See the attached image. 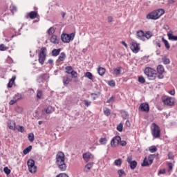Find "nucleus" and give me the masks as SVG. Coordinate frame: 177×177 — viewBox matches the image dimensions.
<instances>
[{"instance_id":"f257e3e1","label":"nucleus","mask_w":177,"mask_h":177,"mask_svg":"<svg viewBox=\"0 0 177 177\" xmlns=\"http://www.w3.org/2000/svg\"><path fill=\"white\" fill-rule=\"evenodd\" d=\"M66 156L64 153L59 151L56 155V165L60 171H66L67 169V165H66Z\"/></svg>"},{"instance_id":"f03ea898","label":"nucleus","mask_w":177,"mask_h":177,"mask_svg":"<svg viewBox=\"0 0 177 177\" xmlns=\"http://www.w3.org/2000/svg\"><path fill=\"white\" fill-rule=\"evenodd\" d=\"M144 73L145 75H147L148 80H151V81L156 80L157 77V71L153 68H145Z\"/></svg>"},{"instance_id":"7ed1b4c3","label":"nucleus","mask_w":177,"mask_h":177,"mask_svg":"<svg viewBox=\"0 0 177 177\" xmlns=\"http://www.w3.org/2000/svg\"><path fill=\"white\" fill-rule=\"evenodd\" d=\"M75 37V33H62L61 35V40L64 44H70L71 41H74V38Z\"/></svg>"},{"instance_id":"20e7f679","label":"nucleus","mask_w":177,"mask_h":177,"mask_svg":"<svg viewBox=\"0 0 177 177\" xmlns=\"http://www.w3.org/2000/svg\"><path fill=\"white\" fill-rule=\"evenodd\" d=\"M151 132H152V136L155 139H157L161 136L160 132L161 131L160 130V127L157 125L156 123H153L151 124Z\"/></svg>"},{"instance_id":"39448f33","label":"nucleus","mask_w":177,"mask_h":177,"mask_svg":"<svg viewBox=\"0 0 177 177\" xmlns=\"http://www.w3.org/2000/svg\"><path fill=\"white\" fill-rule=\"evenodd\" d=\"M162 102L165 106H174L175 104V98L168 96H163L162 97Z\"/></svg>"},{"instance_id":"423d86ee","label":"nucleus","mask_w":177,"mask_h":177,"mask_svg":"<svg viewBox=\"0 0 177 177\" xmlns=\"http://www.w3.org/2000/svg\"><path fill=\"white\" fill-rule=\"evenodd\" d=\"M27 165L30 174H35L37 172V166H35V161L34 160L29 159L27 162Z\"/></svg>"},{"instance_id":"0eeeda50","label":"nucleus","mask_w":177,"mask_h":177,"mask_svg":"<svg viewBox=\"0 0 177 177\" xmlns=\"http://www.w3.org/2000/svg\"><path fill=\"white\" fill-rule=\"evenodd\" d=\"M46 59V48L42 47L39 54V63H40V64H41L42 66L45 62Z\"/></svg>"},{"instance_id":"6e6552de","label":"nucleus","mask_w":177,"mask_h":177,"mask_svg":"<svg viewBox=\"0 0 177 177\" xmlns=\"http://www.w3.org/2000/svg\"><path fill=\"white\" fill-rule=\"evenodd\" d=\"M154 160V155H150L148 158H145L143 162L141 164L142 167H149L153 164Z\"/></svg>"},{"instance_id":"1a4fd4ad","label":"nucleus","mask_w":177,"mask_h":177,"mask_svg":"<svg viewBox=\"0 0 177 177\" xmlns=\"http://www.w3.org/2000/svg\"><path fill=\"white\" fill-rule=\"evenodd\" d=\"M55 111V108H53L52 106L49 105L46 107H45L42 111H41V117H44L45 114H52Z\"/></svg>"},{"instance_id":"9d476101","label":"nucleus","mask_w":177,"mask_h":177,"mask_svg":"<svg viewBox=\"0 0 177 177\" xmlns=\"http://www.w3.org/2000/svg\"><path fill=\"white\" fill-rule=\"evenodd\" d=\"M130 48L133 53H138L140 50V46L136 41H132Z\"/></svg>"},{"instance_id":"9b49d317","label":"nucleus","mask_w":177,"mask_h":177,"mask_svg":"<svg viewBox=\"0 0 177 177\" xmlns=\"http://www.w3.org/2000/svg\"><path fill=\"white\" fill-rule=\"evenodd\" d=\"M120 142H121V137L118 136H115L111 141V146H112V147L118 146V145H120Z\"/></svg>"},{"instance_id":"f8f14e48","label":"nucleus","mask_w":177,"mask_h":177,"mask_svg":"<svg viewBox=\"0 0 177 177\" xmlns=\"http://www.w3.org/2000/svg\"><path fill=\"white\" fill-rule=\"evenodd\" d=\"M139 110H140V111H145V113H149V111L150 110L149 104H147V103L141 104L139 107Z\"/></svg>"},{"instance_id":"ddd939ff","label":"nucleus","mask_w":177,"mask_h":177,"mask_svg":"<svg viewBox=\"0 0 177 177\" xmlns=\"http://www.w3.org/2000/svg\"><path fill=\"white\" fill-rule=\"evenodd\" d=\"M92 158H93V155H92L91 152L83 153V159L84 161H86V162H89V160H92Z\"/></svg>"},{"instance_id":"4468645a","label":"nucleus","mask_w":177,"mask_h":177,"mask_svg":"<svg viewBox=\"0 0 177 177\" xmlns=\"http://www.w3.org/2000/svg\"><path fill=\"white\" fill-rule=\"evenodd\" d=\"M50 41L52 44H55V45H57L60 41L57 35H53L50 39Z\"/></svg>"},{"instance_id":"2eb2a0df","label":"nucleus","mask_w":177,"mask_h":177,"mask_svg":"<svg viewBox=\"0 0 177 177\" xmlns=\"http://www.w3.org/2000/svg\"><path fill=\"white\" fill-rule=\"evenodd\" d=\"M146 19L148 20H157V15H156V12L153 11L152 12H150L146 16Z\"/></svg>"},{"instance_id":"dca6fc26","label":"nucleus","mask_w":177,"mask_h":177,"mask_svg":"<svg viewBox=\"0 0 177 177\" xmlns=\"http://www.w3.org/2000/svg\"><path fill=\"white\" fill-rule=\"evenodd\" d=\"M154 12H155V14L156 15L157 19H160V17H161V16H162V15L165 13V10L162 8L156 10Z\"/></svg>"},{"instance_id":"f3484780","label":"nucleus","mask_w":177,"mask_h":177,"mask_svg":"<svg viewBox=\"0 0 177 177\" xmlns=\"http://www.w3.org/2000/svg\"><path fill=\"white\" fill-rule=\"evenodd\" d=\"M93 167V162L88 163L84 168L83 172H89L91 169Z\"/></svg>"},{"instance_id":"a211bd4d","label":"nucleus","mask_w":177,"mask_h":177,"mask_svg":"<svg viewBox=\"0 0 177 177\" xmlns=\"http://www.w3.org/2000/svg\"><path fill=\"white\" fill-rule=\"evenodd\" d=\"M136 35L138 39H143L145 37V32H143V30H138L136 32Z\"/></svg>"},{"instance_id":"6ab92c4d","label":"nucleus","mask_w":177,"mask_h":177,"mask_svg":"<svg viewBox=\"0 0 177 177\" xmlns=\"http://www.w3.org/2000/svg\"><path fill=\"white\" fill-rule=\"evenodd\" d=\"M167 37L169 41H177V36L174 35L171 32L167 33Z\"/></svg>"},{"instance_id":"aec40b11","label":"nucleus","mask_w":177,"mask_h":177,"mask_svg":"<svg viewBox=\"0 0 177 177\" xmlns=\"http://www.w3.org/2000/svg\"><path fill=\"white\" fill-rule=\"evenodd\" d=\"M8 127L10 129H15L16 127V123L15 122V121L9 120L8 122Z\"/></svg>"},{"instance_id":"412c9836","label":"nucleus","mask_w":177,"mask_h":177,"mask_svg":"<svg viewBox=\"0 0 177 177\" xmlns=\"http://www.w3.org/2000/svg\"><path fill=\"white\" fill-rule=\"evenodd\" d=\"M12 99L17 102L21 99H23V95L21 93H17L13 96Z\"/></svg>"},{"instance_id":"4be33fe9","label":"nucleus","mask_w":177,"mask_h":177,"mask_svg":"<svg viewBox=\"0 0 177 177\" xmlns=\"http://www.w3.org/2000/svg\"><path fill=\"white\" fill-rule=\"evenodd\" d=\"M37 12L31 11L30 12L28 13V16H29L30 19L34 20V19L37 18Z\"/></svg>"},{"instance_id":"5701e85b","label":"nucleus","mask_w":177,"mask_h":177,"mask_svg":"<svg viewBox=\"0 0 177 177\" xmlns=\"http://www.w3.org/2000/svg\"><path fill=\"white\" fill-rule=\"evenodd\" d=\"M16 80V76H12L10 82H8L7 86L8 88H12L13 86V84H15V81Z\"/></svg>"},{"instance_id":"b1692460","label":"nucleus","mask_w":177,"mask_h":177,"mask_svg":"<svg viewBox=\"0 0 177 177\" xmlns=\"http://www.w3.org/2000/svg\"><path fill=\"white\" fill-rule=\"evenodd\" d=\"M157 71L158 74H164L165 69L164 68V66L162 65H158L157 67Z\"/></svg>"},{"instance_id":"393cba45","label":"nucleus","mask_w":177,"mask_h":177,"mask_svg":"<svg viewBox=\"0 0 177 177\" xmlns=\"http://www.w3.org/2000/svg\"><path fill=\"white\" fill-rule=\"evenodd\" d=\"M97 72L99 75L103 76L106 73V69L104 68L100 67L97 69Z\"/></svg>"},{"instance_id":"a878e982","label":"nucleus","mask_w":177,"mask_h":177,"mask_svg":"<svg viewBox=\"0 0 177 177\" xmlns=\"http://www.w3.org/2000/svg\"><path fill=\"white\" fill-rule=\"evenodd\" d=\"M129 167L131 169H135V168L138 167V162H136V160H133V162L129 163Z\"/></svg>"},{"instance_id":"bb28decb","label":"nucleus","mask_w":177,"mask_h":177,"mask_svg":"<svg viewBox=\"0 0 177 177\" xmlns=\"http://www.w3.org/2000/svg\"><path fill=\"white\" fill-rule=\"evenodd\" d=\"M144 37H145L147 39H150V38L153 37V32H151V31L148 30L145 33Z\"/></svg>"},{"instance_id":"cd10ccee","label":"nucleus","mask_w":177,"mask_h":177,"mask_svg":"<svg viewBox=\"0 0 177 177\" xmlns=\"http://www.w3.org/2000/svg\"><path fill=\"white\" fill-rule=\"evenodd\" d=\"M63 84L65 86H67L68 84H70V79L68 78V76H64L63 77Z\"/></svg>"},{"instance_id":"c85d7f7f","label":"nucleus","mask_w":177,"mask_h":177,"mask_svg":"<svg viewBox=\"0 0 177 177\" xmlns=\"http://www.w3.org/2000/svg\"><path fill=\"white\" fill-rule=\"evenodd\" d=\"M122 68L121 67H117L113 71V74L114 75H120L121 74V69Z\"/></svg>"},{"instance_id":"c756f323","label":"nucleus","mask_w":177,"mask_h":177,"mask_svg":"<svg viewBox=\"0 0 177 177\" xmlns=\"http://www.w3.org/2000/svg\"><path fill=\"white\" fill-rule=\"evenodd\" d=\"M62 49L58 48V49H53L52 51V55L53 56H58V55L60 53V51Z\"/></svg>"},{"instance_id":"7c9ffc66","label":"nucleus","mask_w":177,"mask_h":177,"mask_svg":"<svg viewBox=\"0 0 177 177\" xmlns=\"http://www.w3.org/2000/svg\"><path fill=\"white\" fill-rule=\"evenodd\" d=\"M162 41L163 44H165V46L166 49H169V48H171L169 43L167 41V39H165L164 37H162Z\"/></svg>"},{"instance_id":"2f4dec72","label":"nucleus","mask_w":177,"mask_h":177,"mask_svg":"<svg viewBox=\"0 0 177 177\" xmlns=\"http://www.w3.org/2000/svg\"><path fill=\"white\" fill-rule=\"evenodd\" d=\"M32 149V146H31V145L28 146L27 148L24 149V151H23L24 154H28V153H30V151H31Z\"/></svg>"},{"instance_id":"473e14b6","label":"nucleus","mask_w":177,"mask_h":177,"mask_svg":"<svg viewBox=\"0 0 177 177\" xmlns=\"http://www.w3.org/2000/svg\"><path fill=\"white\" fill-rule=\"evenodd\" d=\"M59 60H60V62H64V60H66V53H61L59 56Z\"/></svg>"},{"instance_id":"72a5a7b5","label":"nucleus","mask_w":177,"mask_h":177,"mask_svg":"<svg viewBox=\"0 0 177 177\" xmlns=\"http://www.w3.org/2000/svg\"><path fill=\"white\" fill-rule=\"evenodd\" d=\"M47 33L48 34V35H53V34H55V28L54 27H50L48 30Z\"/></svg>"},{"instance_id":"f704fd0d","label":"nucleus","mask_w":177,"mask_h":177,"mask_svg":"<svg viewBox=\"0 0 177 177\" xmlns=\"http://www.w3.org/2000/svg\"><path fill=\"white\" fill-rule=\"evenodd\" d=\"M162 60L165 64H169V63H171L169 58H167V57L162 58Z\"/></svg>"},{"instance_id":"c9c22d12","label":"nucleus","mask_w":177,"mask_h":177,"mask_svg":"<svg viewBox=\"0 0 177 177\" xmlns=\"http://www.w3.org/2000/svg\"><path fill=\"white\" fill-rule=\"evenodd\" d=\"M28 139L29 142H34V139H35L34 133H29L28 136Z\"/></svg>"},{"instance_id":"e433bc0d","label":"nucleus","mask_w":177,"mask_h":177,"mask_svg":"<svg viewBox=\"0 0 177 177\" xmlns=\"http://www.w3.org/2000/svg\"><path fill=\"white\" fill-rule=\"evenodd\" d=\"M65 70H66V74H70L71 72L73 71V66H66L65 68Z\"/></svg>"},{"instance_id":"4c0bfd02","label":"nucleus","mask_w":177,"mask_h":177,"mask_svg":"<svg viewBox=\"0 0 177 177\" xmlns=\"http://www.w3.org/2000/svg\"><path fill=\"white\" fill-rule=\"evenodd\" d=\"M121 164H122V160L120 158L114 161V165H116L117 167H120Z\"/></svg>"},{"instance_id":"58836bf2","label":"nucleus","mask_w":177,"mask_h":177,"mask_svg":"<svg viewBox=\"0 0 177 177\" xmlns=\"http://www.w3.org/2000/svg\"><path fill=\"white\" fill-rule=\"evenodd\" d=\"M10 12H12V13H15V12L17 11V8L16 7V6L12 4L10 6Z\"/></svg>"},{"instance_id":"ea45409f","label":"nucleus","mask_w":177,"mask_h":177,"mask_svg":"<svg viewBox=\"0 0 177 177\" xmlns=\"http://www.w3.org/2000/svg\"><path fill=\"white\" fill-rule=\"evenodd\" d=\"M104 114H105L106 117H109V115L111 114V111L110 110V109L106 108L104 110Z\"/></svg>"},{"instance_id":"a19ab883","label":"nucleus","mask_w":177,"mask_h":177,"mask_svg":"<svg viewBox=\"0 0 177 177\" xmlns=\"http://www.w3.org/2000/svg\"><path fill=\"white\" fill-rule=\"evenodd\" d=\"M99 142L100 145H106L107 143V139L106 138H101Z\"/></svg>"},{"instance_id":"79ce46f5","label":"nucleus","mask_w":177,"mask_h":177,"mask_svg":"<svg viewBox=\"0 0 177 177\" xmlns=\"http://www.w3.org/2000/svg\"><path fill=\"white\" fill-rule=\"evenodd\" d=\"M85 77H86V78H88V80H93V75L91 73V72L86 73Z\"/></svg>"},{"instance_id":"37998d69","label":"nucleus","mask_w":177,"mask_h":177,"mask_svg":"<svg viewBox=\"0 0 177 177\" xmlns=\"http://www.w3.org/2000/svg\"><path fill=\"white\" fill-rule=\"evenodd\" d=\"M3 171L6 174V175H10L11 170L9 169V167H4Z\"/></svg>"},{"instance_id":"c03bdc74","label":"nucleus","mask_w":177,"mask_h":177,"mask_svg":"<svg viewBox=\"0 0 177 177\" xmlns=\"http://www.w3.org/2000/svg\"><path fill=\"white\" fill-rule=\"evenodd\" d=\"M138 82H140V84H145L146 82V80L143 76H140L138 77Z\"/></svg>"},{"instance_id":"a18cd8bd","label":"nucleus","mask_w":177,"mask_h":177,"mask_svg":"<svg viewBox=\"0 0 177 177\" xmlns=\"http://www.w3.org/2000/svg\"><path fill=\"white\" fill-rule=\"evenodd\" d=\"M149 151H150V153H156V151H157V147H156V146L150 147Z\"/></svg>"},{"instance_id":"49530a36","label":"nucleus","mask_w":177,"mask_h":177,"mask_svg":"<svg viewBox=\"0 0 177 177\" xmlns=\"http://www.w3.org/2000/svg\"><path fill=\"white\" fill-rule=\"evenodd\" d=\"M115 100V97L112 96L111 97H110L107 101L106 103H109V104H113L114 103V101Z\"/></svg>"},{"instance_id":"de8ad7c7","label":"nucleus","mask_w":177,"mask_h":177,"mask_svg":"<svg viewBox=\"0 0 177 177\" xmlns=\"http://www.w3.org/2000/svg\"><path fill=\"white\" fill-rule=\"evenodd\" d=\"M69 74L71 75L72 78H77V77L78 76V73H77L75 71L71 72Z\"/></svg>"},{"instance_id":"09e8293b","label":"nucleus","mask_w":177,"mask_h":177,"mask_svg":"<svg viewBox=\"0 0 177 177\" xmlns=\"http://www.w3.org/2000/svg\"><path fill=\"white\" fill-rule=\"evenodd\" d=\"M108 84L109 86H111V88H114V86H115V82H114V80H111L108 82Z\"/></svg>"},{"instance_id":"8fccbe9b","label":"nucleus","mask_w":177,"mask_h":177,"mask_svg":"<svg viewBox=\"0 0 177 177\" xmlns=\"http://www.w3.org/2000/svg\"><path fill=\"white\" fill-rule=\"evenodd\" d=\"M118 174L119 175V177H122V175H125V171H124L123 169H120L118 171Z\"/></svg>"},{"instance_id":"3c124183","label":"nucleus","mask_w":177,"mask_h":177,"mask_svg":"<svg viewBox=\"0 0 177 177\" xmlns=\"http://www.w3.org/2000/svg\"><path fill=\"white\" fill-rule=\"evenodd\" d=\"M167 157L169 160H174V153H172V152H169L167 154Z\"/></svg>"},{"instance_id":"603ef678","label":"nucleus","mask_w":177,"mask_h":177,"mask_svg":"<svg viewBox=\"0 0 177 177\" xmlns=\"http://www.w3.org/2000/svg\"><path fill=\"white\" fill-rule=\"evenodd\" d=\"M37 97L39 99H41V97H42V91L41 90L37 91Z\"/></svg>"},{"instance_id":"864d4df0","label":"nucleus","mask_w":177,"mask_h":177,"mask_svg":"<svg viewBox=\"0 0 177 177\" xmlns=\"http://www.w3.org/2000/svg\"><path fill=\"white\" fill-rule=\"evenodd\" d=\"M8 47L5 46V44H1L0 45V50L3 51V50H7Z\"/></svg>"},{"instance_id":"5fc2aeb1","label":"nucleus","mask_w":177,"mask_h":177,"mask_svg":"<svg viewBox=\"0 0 177 177\" xmlns=\"http://www.w3.org/2000/svg\"><path fill=\"white\" fill-rule=\"evenodd\" d=\"M117 129L119 132H122V124L120 123L117 127Z\"/></svg>"},{"instance_id":"6e6d98bb","label":"nucleus","mask_w":177,"mask_h":177,"mask_svg":"<svg viewBox=\"0 0 177 177\" xmlns=\"http://www.w3.org/2000/svg\"><path fill=\"white\" fill-rule=\"evenodd\" d=\"M16 111H17V113H21L22 111H24L23 107L17 106L16 107Z\"/></svg>"},{"instance_id":"4d7b16f0","label":"nucleus","mask_w":177,"mask_h":177,"mask_svg":"<svg viewBox=\"0 0 177 177\" xmlns=\"http://www.w3.org/2000/svg\"><path fill=\"white\" fill-rule=\"evenodd\" d=\"M167 166H168V168H169V172H170V171H172V168H173L172 163L167 162Z\"/></svg>"},{"instance_id":"13d9d810","label":"nucleus","mask_w":177,"mask_h":177,"mask_svg":"<svg viewBox=\"0 0 177 177\" xmlns=\"http://www.w3.org/2000/svg\"><path fill=\"white\" fill-rule=\"evenodd\" d=\"M127 161L129 164L131 163L132 162H133V160H132V156H128L127 157Z\"/></svg>"},{"instance_id":"bf43d9fd","label":"nucleus","mask_w":177,"mask_h":177,"mask_svg":"<svg viewBox=\"0 0 177 177\" xmlns=\"http://www.w3.org/2000/svg\"><path fill=\"white\" fill-rule=\"evenodd\" d=\"M17 130L19 132H24V127L23 126H19Z\"/></svg>"},{"instance_id":"052dcab7","label":"nucleus","mask_w":177,"mask_h":177,"mask_svg":"<svg viewBox=\"0 0 177 177\" xmlns=\"http://www.w3.org/2000/svg\"><path fill=\"white\" fill-rule=\"evenodd\" d=\"M165 174V169L159 170L158 175H164Z\"/></svg>"},{"instance_id":"680f3d73","label":"nucleus","mask_w":177,"mask_h":177,"mask_svg":"<svg viewBox=\"0 0 177 177\" xmlns=\"http://www.w3.org/2000/svg\"><path fill=\"white\" fill-rule=\"evenodd\" d=\"M84 102V104H85L86 106H87V107H88V106H91V101H88V100H85Z\"/></svg>"},{"instance_id":"e2e57ef3","label":"nucleus","mask_w":177,"mask_h":177,"mask_svg":"<svg viewBox=\"0 0 177 177\" xmlns=\"http://www.w3.org/2000/svg\"><path fill=\"white\" fill-rule=\"evenodd\" d=\"M119 144L120 145V146H127V141H120Z\"/></svg>"},{"instance_id":"0e129e2a","label":"nucleus","mask_w":177,"mask_h":177,"mask_svg":"<svg viewBox=\"0 0 177 177\" xmlns=\"http://www.w3.org/2000/svg\"><path fill=\"white\" fill-rule=\"evenodd\" d=\"M15 103H17L13 98L10 101L9 104L13 106Z\"/></svg>"},{"instance_id":"69168bd1","label":"nucleus","mask_w":177,"mask_h":177,"mask_svg":"<svg viewBox=\"0 0 177 177\" xmlns=\"http://www.w3.org/2000/svg\"><path fill=\"white\" fill-rule=\"evenodd\" d=\"M91 96L94 99V100H95V99H97V97H99V95L96 93H92Z\"/></svg>"},{"instance_id":"338daca9","label":"nucleus","mask_w":177,"mask_h":177,"mask_svg":"<svg viewBox=\"0 0 177 177\" xmlns=\"http://www.w3.org/2000/svg\"><path fill=\"white\" fill-rule=\"evenodd\" d=\"M56 177H68V176H67V174H60L57 175Z\"/></svg>"},{"instance_id":"774afa93","label":"nucleus","mask_w":177,"mask_h":177,"mask_svg":"<svg viewBox=\"0 0 177 177\" xmlns=\"http://www.w3.org/2000/svg\"><path fill=\"white\" fill-rule=\"evenodd\" d=\"M125 125L127 128H129L131 127V123L129 122V120L126 121Z\"/></svg>"}]
</instances>
